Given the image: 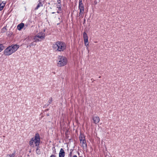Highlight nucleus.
<instances>
[{"label":"nucleus","mask_w":157,"mask_h":157,"mask_svg":"<svg viewBox=\"0 0 157 157\" xmlns=\"http://www.w3.org/2000/svg\"><path fill=\"white\" fill-rule=\"evenodd\" d=\"M53 48L56 51L63 52L66 49L65 44L62 41H57L53 45Z\"/></svg>","instance_id":"f257e3e1"},{"label":"nucleus","mask_w":157,"mask_h":157,"mask_svg":"<svg viewBox=\"0 0 157 157\" xmlns=\"http://www.w3.org/2000/svg\"><path fill=\"white\" fill-rule=\"evenodd\" d=\"M17 45H12L7 48L4 50V53L6 56H10L15 52L19 48Z\"/></svg>","instance_id":"f03ea898"},{"label":"nucleus","mask_w":157,"mask_h":157,"mask_svg":"<svg viewBox=\"0 0 157 157\" xmlns=\"http://www.w3.org/2000/svg\"><path fill=\"white\" fill-rule=\"evenodd\" d=\"M57 65L59 67H61L66 65L67 63V58L63 56H59L57 58Z\"/></svg>","instance_id":"7ed1b4c3"},{"label":"nucleus","mask_w":157,"mask_h":157,"mask_svg":"<svg viewBox=\"0 0 157 157\" xmlns=\"http://www.w3.org/2000/svg\"><path fill=\"white\" fill-rule=\"evenodd\" d=\"M40 141L39 135L38 133H36V134L35 137L31 139L29 142V144L31 146L33 145L34 146V144H35L36 146H38L39 145Z\"/></svg>","instance_id":"20e7f679"},{"label":"nucleus","mask_w":157,"mask_h":157,"mask_svg":"<svg viewBox=\"0 0 157 157\" xmlns=\"http://www.w3.org/2000/svg\"><path fill=\"white\" fill-rule=\"evenodd\" d=\"M45 38V33H44L42 32L37 34L34 36V39L35 42H37L41 41L42 40H44Z\"/></svg>","instance_id":"39448f33"},{"label":"nucleus","mask_w":157,"mask_h":157,"mask_svg":"<svg viewBox=\"0 0 157 157\" xmlns=\"http://www.w3.org/2000/svg\"><path fill=\"white\" fill-rule=\"evenodd\" d=\"M79 12L78 14V16L80 18H83V17L84 13V10L82 9H79Z\"/></svg>","instance_id":"423d86ee"},{"label":"nucleus","mask_w":157,"mask_h":157,"mask_svg":"<svg viewBox=\"0 0 157 157\" xmlns=\"http://www.w3.org/2000/svg\"><path fill=\"white\" fill-rule=\"evenodd\" d=\"M92 119L94 123L96 124L98 123L100 121V118L99 117L97 116L93 117Z\"/></svg>","instance_id":"0eeeda50"},{"label":"nucleus","mask_w":157,"mask_h":157,"mask_svg":"<svg viewBox=\"0 0 157 157\" xmlns=\"http://www.w3.org/2000/svg\"><path fill=\"white\" fill-rule=\"evenodd\" d=\"M79 9L84 10V7L82 3V0H79Z\"/></svg>","instance_id":"6e6552de"},{"label":"nucleus","mask_w":157,"mask_h":157,"mask_svg":"<svg viewBox=\"0 0 157 157\" xmlns=\"http://www.w3.org/2000/svg\"><path fill=\"white\" fill-rule=\"evenodd\" d=\"M80 142L81 146L83 147L84 149H86L87 147V145L86 140L81 141Z\"/></svg>","instance_id":"1a4fd4ad"},{"label":"nucleus","mask_w":157,"mask_h":157,"mask_svg":"<svg viewBox=\"0 0 157 157\" xmlns=\"http://www.w3.org/2000/svg\"><path fill=\"white\" fill-rule=\"evenodd\" d=\"M65 156V152L63 148H61L60 150L59 154V157H64Z\"/></svg>","instance_id":"9d476101"},{"label":"nucleus","mask_w":157,"mask_h":157,"mask_svg":"<svg viewBox=\"0 0 157 157\" xmlns=\"http://www.w3.org/2000/svg\"><path fill=\"white\" fill-rule=\"evenodd\" d=\"M83 35L84 41H86V42H87V40H88V36L87 34L85 32H84L83 33Z\"/></svg>","instance_id":"9b49d317"},{"label":"nucleus","mask_w":157,"mask_h":157,"mask_svg":"<svg viewBox=\"0 0 157 157\" xmlns=\"http://www.w3.org/2000/svg\"><path fill=\"white\" fill-rule=\"evenodd\" d=\"M24 25L23 23H21L17 26V29L18 30H21L23 28Z\"/></svg>","instance_id":"f8f14e48"},{"label":"nucleus","mask_w":157,"mask_h":157,"mask_svg":"<svg viewBox=\"0 0 157 157\" xmlns=\"http://www.w3.org/2000/svg\"><path fill=\"white\" fill-rule=\"evenodd\" d=\"M6 5V2L4 1L2 2V3L0 4V11L2 10Z\"/></svg>","instance_id":"ddd939ff"},{"label":"nucleus","mask_w":157,"mask_h":157,"mask_svg":"<svg viewBox=\"0 0 157 157\" xmlns=\"http://www.w3.org/2000/svg\"><path fill=\"white\" fill-rule=\"evenodd\" d=\"M15 151H14L12 154L7 155L5 157H14L15 155Z\"/></svg>","instance_id":"4468645a"},{"label":"nucleus","mask_w":157,"mask_h":157,"mask_svg":"<svg viewBox=\"0 0 157 157\" xmlns=\"http://www.w3.org/2000/svg\"><path fill=\"white\" fill-rule=\"evenodd\" d=\"M62 5L59 2L58 4L57 5V8L58 9V10L59 11H61Z\"/></svg>","instance_id":"2eb2a0df"},{"label":"nucleus","mask_w":157,"mask_h":157,"mask_svg":"<svg viewBox=\"0 0 157 157\" xmlns=\"http://www.w3.org/2000/svg\"><path fill=\"white\" fill-rule=\"evenodd\" d=\"M80 142L85 140V138L84 136L83 135H81L79 137Z\"/></svg>","instance_id":"dca6fc26"},{"label":"nucleus","mask_w":157,"mask_h":157,"mask_svg":"<svg viewBox=\"0 0 157 157\" xmlns=\"http://www.w3.org/2000/svg\"><path fill=\"white\" fill-rule=\"evenodd\" d=\"M42 5L41 3H39L37 6H36V8L35 9V10H37L38 9L39 7H40V6H42Z\"/></svg>","instance_id":"f3484780"},{"label":"nucleus","mask_w":157,"mask_h":157,"mask_svg":"<svg viewBox=\"0 0 157 157\" xmlns=\"http://www.w3.org/2000/svg\"><path fill=\"white\" fill-rule=\"evenodd\" d=\"M36 45V44L34 43V42H32L30 43V44L29 45V46L30 47H33Z\"/></svg>","instance_id":"a211bd4d"},{"label":"nucleus","mask_w":157,"mask_h":157,"mask_svg":"<svg viewBox=\"0 0 157 157\" xmlns=\"http://www.w3.org/2000/svg\"><path fill=\"white\" fill-rule=\"evenodd\" d=\"M3 49V46L2 44H0V52H1V51Z\"/></svg>","instance_id":"6ab92c4d"},{"label":"nucleus","mask_w":157,"mask_h":157,"mask_svg":"<svg viewBox=\"0 0 157 157\" xmlns=\"http://www.w3.org/2000/svg\"><path fill=\"white\" fill-rule=\"evenodd\" d=\"M37 147L36 149V153L37 154H39L40 153V150L38 148L39 146H37Z\"/></svg>","instance_id":"aec40b11"},{"label":"nucleus","mask_w":157,"mask_h":157,"mask_svg":"<svg viewBox=\"0 0 157 157\" xmlns=\"http://www.w3.org/2000/svg\"><path fill=\"white\" fill-rule=\"evenodd\" d=\"M88 40H87V42H86V41H84V44L86 46H87L89 44V43H88Z\"/></svg>","instance_id":"412c9836"},{"label":"nucleus","mask_w":157,"mask_h":157,"mask_svg":"<svg viewBox=\"0 0 157 157\" xmlns=\"http://www.w3.org/2000/svg\"><path fill=\"white\" fill-rule=\"evenodd\" d=\"M52 98H51L49 100V101H50L49 102L50 103H51V102H52Z\"/></svg>","instance_id":"4be33fe9"},{"label":"nucleus","mask_w":157,"mask_h":157,"mask_svg":"<svg viewBox=\"0 0 157 157\" xmlns=\"http://www.w3.org/2000/svg\"><path fill=\"white\" fill-rule=\"evenodd\" d=\"M50 157H56V156L54 155H51Z\"/></svg>","instance_id":"5701e85b"},{"label":"nucleus","mask_w":157,"mask_h":157,"mask_svg":"<svg viewBox=\"0 0 157 157\" xmlns=\"http://www.w3.org/2000/svg\"><path fill=\"white\" fill-rule=\"evenodd\" d=\"M60 11H57V13H61V12H60Z\"/></svg>","instance_id":"b1692460"},{"label":"nucleus","mask_w":157,"mask_h":157,"mask_svg":"<svg viewBox=\"0 0 157 157\" xmlns=\"http://www.w3.org/2000/svg\"><path fill=\"white\" fill-rule=\"evenodd\" d=\"M73 157H77V156L76 155H75L73 156Z\"/></svg>","instance_id":"393cba45"},{"label":"nucleus","mask_w":157,"mask_h":157,"mask_svg":"<svg viewBox=\"0 0 157 157\" xmlns=\"http://www.w3.org/2000/svg\"><path fill=\"white\" fill-rule=\"evenodd\" d=\"M55 13V12H52V14H53V13Z\"/></svg>","instance_id":"a878e982"},{"label":"nucleus","mask_w":157,"mask_h":157,"mask_svg":"<svg viewBox=\"0 0 157 157\" xmlns=\"http://www.w3.org/2000/svg\"><path fill=\"white\" fill-rule=\"evenodd\" d=\"M101 78V76H100L99 77V78Z\"/></svg>","instance_id":"bb28decb"}]
</instances>
